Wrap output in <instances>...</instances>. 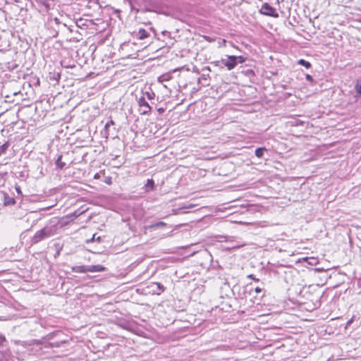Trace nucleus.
<instances>
[{"mask_svg": "<svg viewBox=\"0 0 361 361\" xmlns=\"http://www.w3.org/2000/svg\"><path fill=\"white\" fill-rule=\"evenodd\" d=\"M59 221L56 218L51 219L46 226L37 231L31 238L32 244H37L39 242L49 238L57 233L59 229Z\"/></svg>", "mask_w": 361, "mask_h": 361, "instance_id": "obj_1", "label": "nucleus"}, {"mask_svg": "<svg viewBox=\"0 0 361 361\" xmlns=\"http://www.w3.org/2000/svg\"><path fill=\"white\" fill-rule=\"evenodd\" d=\"M212 64L221 69L226 67L228 71H231L236 66L235 56L233 55H226V58L221 59L220 61H213Z\"/></svg>", "mask_w": 361, "mask_h": 361, "instance_id": "obj_2", "label": "nucleus"}, {"mask_svg": "<svg viewBox=\"0 0 361 361\" xmlns=\"http://www.w3.org/2000/svg\"><path fill=\"white\" fill-rule=\"evenodd\" d=\"M137 102L140 114L149 115L151 113L152 107L144 97H140Z\"/></svg>", "mask_w": 361, "mask_h": 361, "instance_id": "obj_3", "label": "nucleus"}, {"mask_svg": "<svg viewBox=\"0 0 361 361\" xmlns=\"http://www.w3.org/2000/svg\"><path fill=\"white\" fill-rule=\"evenodd\" d=\"M260 13L271 16L274 18H278L279 13L276 12V9L269 5L268 3H264L262 6V8L259 10Z\"/></svg>", "mask_w": 361, "mask_h": 361, "instance_id": "obj_4", "label": "nucleus"}, {"mask_svg": "<svg viewBox=\"0 0 361 361\" xmlns=\"http://www.w3.org/2000/svg\"><path fill=\"white\" fill-rule=\"evenodd\" d=\"M148 288H151L153 294L160 295L165 290V287L159 282H152Z\"/></svg>", "mask_w": 361, "mask_h": 361, "instance_id": "obj_5", "label": "nucleus"}, {"mask_svg": "<svg viewBox=\"0 0 361 361\" xmlns=\"http://www.w3.org/2000/svg\"><path fill=\"white\" fill-rule=\"evenodd\" d=\"M134 36L140 40L145 39L149 36V32L144 28H139L136 32H134Z\"/></svg>", "mask_w": 361, "mask_h": 361, "instance_id": "obj_6", "label": "nucleus"}, {"mask_svg": "<svg viewBox=\"0 0 361 361\" xmlns=\"http://www.w3.org/2000/svg\"><path fill=\"white\" fill-rule=\"evenodd\" d=\"M106 268L100 264L97 265H87V272H101L104 271Z\"/></svg>", "mask_w": 361, "mask_h": 361, "instance_id": "obj_7", "label": "nucleus"}, {"mask_svg": "<svg viewBox=\"0 0 361 361\" xmlns=\"http://www.w3.org/2000/svg\"><path fill=\"white\" fill-rule=\"evenodd\" d=\"M87 266L85 265H80V266H73L71 267V270L75 273H86L87 272Z\"/></svg>", "mask_w": 361, "mask_h": 361, "instance_id": "obj_8", "label": "nucleus"}, {"mask_svg": "<svg viewBox=\"0 0 361 361\" xmlns=\"http://www.w3.org/2000/svg\"><path fill=\"white\" fill-rule=\"evenodd\" d=\"M266 152H267V149L264 147H258L255 149V154L257 157L261 159L264 157V154Z\"/></svg>", "mask_w": 361, "mask_h": 361, "instance_id": "obj_9", "label": "nucleus"}, {"mask_svg": "<svg viewBox=\"0 0 361 361\" xmlns=\"http://www.w3.org/2000/svg\"><path fill=\"white\" fill-rule=\"evenodd\" d=\"M146 191H152L154 189V181L152 179H147L145 185Z\"/></svg>", "mask_w": 361, "mask_h": 361, "instance_id": "obj_10", "label": "nucleus"}, {"mask_svg": "<svg viewBox=\"0 0 361 361\" xmlns=\"http://www.w3.org/2000/svg\"><path fill=\"white\" fill-rule=\"evenodd\" d=\"M62 155H59L55 162L57 169H63L66 166V164L62 161Z\"/></svg>", "mask_w": 361, "mask_h": 361, "instance_id": "obj_11", "label": "nucleus"}, {"mask_svg": "<svg viewBox=\"0 0 361 361\" xmlns=\"http://www.w3.org/2000/svg\"><path fill=\"white\" fill-rule=\"evenodd\" d=\"M304 260L311 266L317 265L319 263V260L314 257H305Z\"/></svg>", "mask_w": 361, "mask_h": 361, "instance_id": "obj_12", "label": "nucleus"}, {"mask_svg": "<svg viewBox=\"0 0 361 361\" xmlns=\"http://www.w3.org/2000/svg\"><path fill=\"white\" fill-rule=\"evenodd\" d=\"M16 203V200L14 198L9 197L8 195H6L4 197V204L5 205H13Z\"/></svg>", "mask_w": 361, "mask_h": 361, "instance_id": "obj_13", "label": "nucleus"}, {"mask_svg": "<svg viewBox=\"0 0 361 361\" xmlns=\"http://www.w3.org/2000/svg\"><path fill=\"white\" fill-rule=\"evenodd\" d=\"M166 224L163 222V221H159L157 223H155L154 224H152V225H149L148 226L149 228L150 229H156V228H161V227H164V226H166Z\"/></svg>", "mask_w": 361, "mask_h": 361, "instance_id": "obj_14", "label": "nucleus"}, {"mask_svg": "<svg viewBox=\"0 0 361 361\" xmlns=\"http://www.w3.org/2000/svg\"><path fill=\"white\" fill-rule=\"evenodd\" d=\"M252 291H255V293L257 295L262 293V296L264 295V288L263 287H259V286H257L255 288L251 287L250 289V292H252Z\"/></svg>", "mask_w": 361, "mask_h": 361, "instance_id": "obj_15", "label": "nucleus"}, {"mask_svg": "<svg viewBox=\"0 0 361 361\" xmlns=\"http://www.w3.org/2000/svg\"><path fill=\"white\" fill-rule=\"evenodd\" d=\"M112 125H114V121L113 120H110L104 126V133H105L106 137H108V136H109V128Z\"/></svg>", "mask_w": 361, "mask_h": 361, "instance_id": "obj_16", "label": "nucleus"}, {"mask_svg": "<svg viewBox=\"0 0 361 361\" xmlns=\"http://www.w3.org/2000/svg\"><path fill=\"white\" fill-rule=\"evenodd\" d=\"M298 63L301 66H305L306 68H310L312 66L311 63L309 61H305V59H300L298 61Z\"/></svg>", "mask_w": 361, "mask_h": 361, "instance_id": "obj_17", "label": "nucleus"}, {"mask_svg": "<svg viewBox=\"0 0 361 361\" xmlns=\"http://www.w3.org/2000/svg\"><path fill=\"white\" fill-rule=\"evenodd\" d=\"M357 94L361 97V80H358L355 86Z\"/></svg>", "mask_w": 361, "mask_h": 361, "instance_id": "obj_18", "label": "nucleus"}, {"mask_svg": "<svg viewBox=\"0 0 361 361\" xmlns=\"http://www.w3.org/2000/svg\"><path fill=\"white\" fill-rule=\"evenodd\" d=\"M63 341L61 342H50L47 345H45V347H51V348H58L61 345V343H63Z\"/></svg>", "mask_w": 361, "mask_h": 361, "instance_id": "obj_19", "label": "nucleus"}, {"mask_svg": "<svg viewBox=\"0 0 361 361\" xmlns=\"http://www.w3.org/2000/svg\"><path fill=\"white\" fill-rule=\"evenodd\" d=\"M236 66L238 63H243L245 61V58L243 56H235Z\"/></svg>", "mask_w": 361, "mask_h": 361, "instance_id": "obj_20", "label": "nucleus"}, {"mask_svg": "<svg viewBox=\"0 0 361 361\" xmlns=\"http://www.w3.org/2000/svg\"><path fill=\"white\" fill-rule=\"evenodd\" d=\"M145 95L148 99H153L155 97V94L153 92H146Z\"/></svg>", "mask_w": 361, "mask_h": 361, "instance_id": "obj_21", "label": "nucleus"}, {"mask_svg": "<svg viewBox=\"0 0 361 361\" xmlns=\"http://www.w3.org/2000/svg\"><path fill=\"white\" fill-rule=\"evenodd\" d=\"M247 278L250 279H252V280H253L255 281H259V279H257V278H255V275H253V274H249L247 276Z\"/></svg>", "mask_w": 361, "mask_h": 361, "instance_id": "obj_22", "label": "nucleus"}, {"mask_svg": "<svg viewBox=\"0 0 361 361\" xmlns=\"http://www.w3.org/2000/svg\"><path fill=\"white\" fill-rule=\"evenodd\" d=\"M305 78H306L307 80H308L310 82H312L313 81V78L312 77V75H310L309 74L306 75Z\"/></svg>", "mask_w": 361, "mask_h": 361, "instance_id": "obj_23", "label": "nucleus"}, {"mask_svg": "<svg viewBox=\"0 0 361 361\" xmlns=\"http://www.w3.org/2000/svg\"><path fill=\"white\" fill-rule=\"evenodd\" d=\"M165 109L162 107H160L157 109V111L159 112V114H161L164 112Z\"/></svg>", "mask_w": 361, "mask_h": 361, "instance_id": "obj_24", "label": "nucleus"}, {"mask_svg": "<svg viewBox=\"0 0 361 361\" xmlns=\"http://www.w3.org/2000/svg\"><path fill=\"white\" fill-rule=\"evenodd\" d=\"M99 177H100V176H99V174L98 173H96V174L94 176V178H95V179H98V178H99Z\"/></svg>", "mask_w": 361, "mask_h": 361, "instance_id": "obj_25", "label": "nucleus"}, {"mask_svg": "<svg viewBox=\"0 0 361 361\" xmlns=\"http://www.w3.org/2000/svg\"><path fill=\"white\" fill-rule=\"evenodd\" d=\"M143 11H145V12H150V11H152V10L149 9V8H144Z\"/></svg>", "mask_w": 361, "mask_h": 361, "instance_id": "obj_26", "label": "nucleus"}, {"mask_svg": "<svg viewBox=\"0 0 361 361\" xmlns=\"http://www.w3.org/2000/svg\"><path fill=\"white\" fill-rule=\"evenodd\" d=\"M149 30H150L151 31H152L154 33H155V30H154V27H151L149 28Z\"/></svg>", "mask_w": 361, "mask_h": 361, "instance_id": "obj_27", "label": "nucleus"}, {"mask_svg": "<svg viewBox=\"0 0 361 361\" xmlns=\"http://www.w3.org/2000/svg\"><path fill=\"white\" fill-rule=\"evenodd\" d=\"M352 322H353V319H351L350 320H349V321L348 322V324H351V323H352Z\"/></svg>", "mask_w": 361, "mask_h": 361, "instance_id": "obj_28", "label": "nucleus"}, {"mask_svg": "<svg viewBox=\"0 0 361 361\" xmlns=\"http://www.w3.org/2000/svg\"><path fill=\"white\" fill-rule=\"evenodd\" d=\"M94 235H94L92 236V239H91L90 241H93V240H94Z\"/></svg>", "mask_w": 361, "mask_h": 361, "instance_id": "obj_29", "label": "nucleus"}, {"mask_svg": "<svg viewBox=\"0 0 361 361\" xmlns=\"http://www.w3.org/2000/svg\"><path fill=\"white\" fill-rule=\"evenodd\" d=\"M71 216H77L76 214L74 213V214H72Z\"/></svg>", "mask_w": 361, "mask_h": 361, "instance_id": "obj_30", "label": "nucleus"}, {"mask_svg": "<svg viewBox=\"0 0 361 361\" xmlns=\"http://www.w3.org/2000/svg\"><path fill=\"white\" fill-rule=\"evenodd\" d=\"M166 32H168L167 31H163L162 33L164 35L166 34Z\"/></svg>", "mask_w": 361, "mask_h": 361, "instance_id": "obj_31", "label": "nucleus"}]
</instances>
